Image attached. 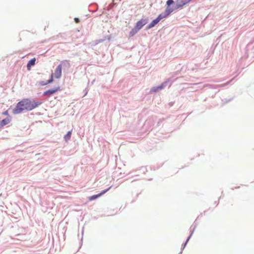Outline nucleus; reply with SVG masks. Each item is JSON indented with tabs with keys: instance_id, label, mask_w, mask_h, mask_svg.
Returning <instances> with one entry per match:
<instances>
[{
	"instance_id": "obj_1",
	"label": "nucleus",
	"mask_w": 254,
	"mask_h": 254,
	"mask_svg": "<svg viewBox=\"0 0 254 254\" xmlns=\"http://www.w3.org/2000/svg\"><path fill=\"white\" fill-rule=\"evenodd\" d=\"M42 103L40 101L31 100L29 98H24L18 102L14 109L13 113L17 115L22 113L24 111H30L38 107Z\"/></svg>"
},
{
	"instance_id": "obj_2",
	"label": "nucleus",
	"mask_w": 254,
	"mask_h": 254,
	"mask_svg": "<svg viewBox=\"0 0 254 254\" xmlns=\"http://www.w3.org/2000/svg\"><path fill=\"white\" fill-rule=\"evenodd\" d=\"M61 90V88L60 86H58L55 88L49 89L44 92L43 95L44 96H48L49 97L51 96L53 94L56 92L59 91Z\"/></svg>"
},
{
	"instance_id": "obj_3",
	"label": "nucleus",
	"mask_w": 254,
	"mask_h": 254,
	"mask_svg": "<svg viewBox=\"0 0 254 254\" xmlns=\"http://www.w3.org/2000/svg\"><path fill=\"white\" fill-rule=\"evenodd\" d=\"M147 22V19H141L136 22L135 27H136L138 29V30H139Z\"/></svg>"
},
{
	"instance_id": "obj_4",
	"label": "nucleus",
	"mask_w": 254,
	"mask_h": 254,
	"mask_svg": "<svg viewBox=\"0 0 254 254\" xmlns=\"http://www.w3.org/2000/svg\"><path fill=\"white\" fill-rule=\"evenodd\" d=\"M162 19V16L159 14L155 19L152 21V22L148 25L147 28L150 29L154 27Z\"/></svg>"
},
{
	"instance_id": "obj_5",
	"label": "nucleus",
	"mask_w": 254,
	"mask_h": 254,
	"mask_svg": "<svg viewBox=\"0 0 254 254\" xmlns=\"http://www.w3.org/2000/svg\"><path fill=\"white\" fill-rule=\"evenodd\" d=\"M62 66L61 64H59L56 68L54 76L56 78H60L62 76Z\"/></svg>"
},
{
	"instance_id": "obj_6",
	"label": "nucleus",
	"mask_w": 254,
	"mask_h": 254,
	"mask_svg": "<svg viewBox=\"0 0 254 254\" xmlns=\"http://www.w3.org/2000/svg\"><path fill=\"white\" fill-rule=\"evenodd\" d=\"M111 187H109L108 189L103 190L101 193H99L98 194L94 195H92V196L89 197V200H93L94 199H95L97 198L98 197H99L101 195L105 194L106 192H107L111 189Z\"/></svg>"
},
{
	"instance_id": "obj_7",
	"label": "nucleus",
	"mask_w": 254,
	"mask_h": 254,
	"mask_svg": "<svg viewBox=\"0 0 254 254\" xmlns=\"http://www.w3.org/2000/svg\"><path fill=\"white\" fill-rule=\"evenodd\" d=\"M173 9L170 7L169 6H167L165 10L164 13H161L160 15L162 16L163 18L167 17L172 11Z\"/></svg>"
},
{
	"instance_id": "obj_8",
	"label": "nucleus",
	"mask_w": 254,
	"mask_h": 254,
	"mask_svg": "<svg viewBox=\"0 0 254 254\" xmlns=\"http://www.w3.org/2000/svg\"><path fill=\"white\" fill-rule=\"evenodd\" d=\"M190 0H177V8L182 7L183 6L188 3Z\"/></svg>"
},
{
	"instance_id": "obj_9",
	"label": "nucleus",
	"mask_w": 254,
	"mask_h": 254,
	"mask_svg": "<svg viewBox=\"0 0 254 254\" xmlns=\"http://www.w3.org/2000/svg\"><path fill=\"white\" fill-rule=\"evenodd\" d=\"M36 62V58H34L33 59L30 60L27 64V67L28 70L31 69V66L34 65L35 64Z\"/></svg>"
},
{
	"instance_id": "obj_10",
	"label": "nucleus",
	"mask_w": 254,
	"mask_h": 254,
	"mask_svg": "<svg viewBox=\"0 0 254 254\" xmlns=\"http://www.w3.org/2000/svg\"><path fill=\"white\" fill-rule=\"evenodd\" d=\"M10 121H11V119L9 117L2 120L0 122V127H2L8 124L10 122Z\"/></svg>"
},
{
	"instance_id": "obj_11",
	"label": "nucleus",
	"mask_w": 254,
	"mask_h": 254,
	"mask_svg": "<svg viewBox=\"0 0 254 254\" xmlns=\"http://www.w3.org/2000/svg\"><path fill=\"white\" fill-rule=\"evenodd\" d=\"M139 31V30H138V29L134 27L133 28H132L131 29V30L129 32V35L130 37H132L133 36V35H134L138 31Z\"/></svg>"
},
{
	"instance_id": "obj_12",
	"label": "nucleus",
	"mask_w": 254,
	"mask_h": 254,
	"mask_svg": "<svg viewBox=\"0 0 254 254\" xmlns=\"http://www.w3.org/2000/svg\"><path fill=\"white\" fill-rule=\"evenodd\" d=\"M162 88H163L162 85L159 86L157 87H155L152 88L151 89V92H156L158 91L159 90H161Z\"/></svg>"
},
{
	"instance_id": "obj_13",
	"label": "nucleus",
	"mask_w": 254,
	"mask_h": 254,
	"mask_svg": "<svg viewBox=\"0 0 254 254\" xmlns=\"http://www.w3.org/2000/svg\"><path fill=\"white\" fill-rule=\"evenodd\" d=\"M71 135V131H68L67 133H66V134H65L64 136L65 140L66 141L68 140L70 138Z\"/></svg>"
},
{
	"instance_id": "obj_14",
	"label": "nucleus",
	"mask_w": 254,
	"mask_h": 254,
	"mask_svg": "<svg viewBox=\"0 0 254 254\" xmlns=\"http://www.w3.org/2000/svg\"><path fill=\"white\" fill-rule=\"evenodd\" d=\"M53 80H54V74L52 73L51 75L50 79L47 81L46 84H49V83L53 82Z\"/></svg>"
},
{
	"instance_id": "obj_15",
	"label": "nucleus",
	"mask_w": 254,
	"mask_h": 254,
	"mask_svg": "<svg viewBox=\"0 0 254 254\" xmlns=\"http://www.w3.org/2000/svg\"><path fill=\"white\" fill-rule=\"evenodd\" d=\"M174 1L173 0H168L167 1V5L168 6H169L171 4L174 3Z\"/></svg>"
},
{
	"instance_id": "obj_16",
	"label": "nucleus",
	"mask_w": 254,
	"mask_h": 254,
	"mask_svg": "<svg viewBox=\"0 0 254 254\" xmlns=\"http://www.w3.org/2000/svg\"><path fill=\"white\" fill-rule=\"evenodd\" d=\"M2 114H3V115L8 116V110H6V111H4V112H3Z\"/></svg>"
},
{
	"instance_id": "obj_17",
	"label": "nucleus",
	"mask_w": 254,
	"mask_h": 254,
	"mask_svg": "<svg viewBox=\"0 0 254 254\" xmlns=\"http://www.w3.org/2000/svg\"><path fill=\"white\" fill-rule=\"evenodd\" d=\"M74 21L76 23H78L79 22V20L78 18H74Z\"/></svg>"
},
{
	"instance_id": "obj_18",
	"label": "nucleus",
	"mask_w": 254,
	"mask_h": 254,
	"mask_svg": "<svg viewBox=\"0 0 254 254\" xmlns=\"http://www.w3.org/2000/svg\"><path fill=\"white\" fill-rule=\"evenodd\" d=\"M189 239V238H188V239L187 240V241H186V244L188 242Z\"/></svg>"
}]
</instances>
